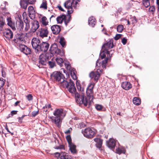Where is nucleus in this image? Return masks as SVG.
Segmentation results:
<instances>
[{"instance_id": "f257e3e1", "label": "nucleus", "mask_w": 159, "mask_h": 159, "mask_svg": "<svg viewBox=\"0 0 159 159\" xmlns=\"http://www.w3.org/2000/svg\"><path fill=\"white\" fill-rule=\"evenodd\" d=\"M51 78L54 81L61 83V85L63 88H67L70 93H75L76 88L74 82L70 79L69 82L65 80L64 75L60 72H54L51 75Z\"/></svg>"}, {"instance_id": "f03ea898", "label": "nucleus", "mask_w": 159, "mask_h": 159, "mask_svg": "<svg viewBox=\"0 0 159 159\" xmlns=\"http://www.w3.org/2000/svg\"><path fill=\"white\" fill-rule=\"evenodd\" d=\"M66 111L62 109H56L53 112V115L55 116H52L50 118L54 121L57 126L59 127L61 120L65 116Z\"/></svg>"}, {"instance_id": "7ed1b4c3", "label": "nucleus", "mask_w": 159, "mask_h": 159, "mask_svg": "<svg viewBox=\"0 0 159 159\" xmlns=\"http://www.w3.org/2000/svg\"><path fill=\"white\" fill-rule=\"evenodd\" d=\"M53 55L52 53H46V54L42 53L39 56V63L37 66L39 68H42L43 66L46 65L47 61L50 59Z\"/></svg>"}, {"instance_id": "20e7f679", "label": "nucleus", "mask_w": 159, "mask_h": 159, "mask_svg": "<svg viewBox=\"0 0 159 159\" xmlns=\"http://www.w3.org/2000/svg\"><path fill=\"white\" fill-rule=\"evenodd\" d=\"M80 0H68L65 2L64 7L68 9L67 12L68 14H70L73 12V7L76 8L78 2H80Z\"/></svg>"}, {"instance_id": "39448f33", "label": "nucleus", "mask_w": 159, "mask_h": 159, "mask_svg": "<svg viewBox=\"0 0 159 159\" xmlns=\"http://www.w3.org/2000/svg\"><path fill=\"white\" fill-rule=\"evenodd\" d=\"M76 90L75 93H71L75 95V101L77 104H83L85 106H87L88 104V100L84 94L80 95L78 93H76Z\"/></svg>"}, {"instance_id": "423d86ee", "label": "nucleus", "mask_w": 159, "mask_h": 159, "mask_svg": "<svg viewBox=\"0 0 159 159\" xmlns=\"http://www.w3.org/2000/svg\"><path fill=\"white\" fill-rule=\"evenodd\" d=\"M113 40L111 39L103 45L102 49V50L106 51L107 55L110 57H111L112 56V53L110 54V52H112L113 51L112 50H111L110 51H108V50L113 48Z\"/></svg>"}, {"instance_id": "0eeeda50", "label": "nucleus", "mask_w": 159, "mask_h": 159, "mask_svg": "<svg viewBox=\"0 0 159 159\" xmlns=\"http://www.w3.org/2000/svg\"><path fill=\"white\" fill-rule=\"evenodd\" d=\"M50 50L51 52L49 53H52L53 55V54L55 53L57 55H59L61 56H62L64 54V53L63 51L58 48L57 45L56 43H54L51 45L50 48Z\"/></svg>"}, {"instance_id": "6e6552de", "label": "nucleus", "mask_w": 159, "mask_h": 159, "mask_svg": "<svg viewBox=\"0 0 159 159\" xmlns=\"http://www.w3.org/2000/svg\"><path fill=\"white\" fill-rule=\"evenodd\" d=\"M49 46V44L48 43L42 41L39 46L38 51H37L36 53L39 54L41 52H46L48 51Z\"/></svg>"}, {"instance_id": "1a4fd4ad", "label": "nucleus", "mask_w": 159, "mask_h": 159, "mask_svg": "<svg viewBox=\"0 0 159 159\" xmlns=\"http://www.w3.org/2000/svg\"><path fill=\"white\" fill-rule=\"evenodd\" d=\"M95 85V83L93 82L90 83L86 89V94L88 97L90 98L93 99V97L94 93L93 89Z\"/></svg>"}, {"instance_id": "9d476101", "label": "nucleus", "mask_w": 159, "mask_h": 159, "mask_svg": "<svg viewBox=\"0 0 159 159\" xmlns=\"http://www.w3.org/2000/svg\"><path fill=\"white\" fill-rule=\"evenodd\" d=\"M41 42L40 39L36 38H34L32 39L31 44L33 48L35 49L36 53H37V52L38 51Z\"/></svg>"}, {"instance_id": "9b49d317", "label": "nucleus", "mask_w": 159, "mask_h": 159, "mask_svg": "<svg viewBox=\"0 0 159 159\" xmlns=\"http://www.w3.org/2000/svg\"><path fill=\"white\" fill-rule=\"evenodd\" d=\"M19 48L20 51L26 55L30 54L31 52V49L25 45L20 44Z\"/></svg>"}, {"instance_id": "f8f14e48", "label": "nucleus", "mask_w": 159, "mask_h": 159, "mask_svg": "<svg viewBox=\"0 0 159 159\" xmlns=\"http://www.w3.org/2000/svg\"><path fill=\"white\" fill-rule=\"evenodd\" d=\"M101 72V70H98L96 71H92L90 73L89 76L91 79H94V81L96 83L99 79Z\"/></svg>"}, {"instance_id": "ddd939ff", "label": "nucleus", "mask_w": 159, "mask_h": 159, "mask_svg": "<svg viewBox=\"0 0 159 159\" xmlns=\"http://www.w3.org/2000/svg\"><path fill=\"white\" fill-rule=\"evenodd\" d=\"M83 134L85 137L89 138H93L95 134V132L89 128L85 129L83 132Z\"/></svg>"}, {"instance_id": "4468645a", "label": "nucleus", "mask_w": 159, "mask_h": 159, "mask_svg": "<svg viewBox=\"0 0 159 159\" xmlns=\"http://www.w3.org/2000/svg\"><path fill=\"white\" fill-rule=\"evenodd\" d=\"M39 36L42 38L48 37V28L47 27H43L39 30Z\"/></svg>"}, {"instance_id": "2eb2a0df", "label": "nucleus", "mask_w": 159, "mask_h": 159, "mask_svg": "<svg viewBox=\"0 0 159 159\" xmlns=\"http://www.w3.org/2000/svg\"><path fill=\"white\" fill-rule=\"evenodd\" d=\"M54 154L57 157L60 158L61 159H71V157L67 155L66 153L65 152H61V153L56 152Z\"/></svg>"}, {"instance_id": "dca6fc26", "label": "nucleus", "mask_w": 159, "mask_h": 159, "mask_svg": "<svg viewBox=\"0 0 159 159\" xmlns=\"http://www.w3.org/2000/svg\"><path fill=\"white\" fill-rule=\"evenodd\" d=\"M4 36L7 39L10 40L12 39L13 37V33L10 29H6L3 32Z\"/></svg>"}, {"instance_id": "f3484780", "label": "nucleus", "mask_w": 159, "mask_h": 159, "mask_svg": "<svg viewBox=\"0 0 159 159\" xmlns=\"http://www.w3.org/2000/svg\"><path fill=\"white\" fill-rule=\"evenodd\" d=\"M16 26L18 30L19 31H24V23L23 21L19 19L16 21Z\"/></svg>"}, {"instance_id": "a211bd4d", "label": "nucleus", "mask_w": 159, "mask_h": 159, "mask_svg": "<svg viewBox=\"0 0 159 159\" xmlns=\"http://www.w3.org/2000/svg\"><path fill=\"white\" fill-rule=\"evenodd\" d=\"M51 29L52 33L54 34H58L61 30L60 26L57 25H52L51 27Z\"/></svg>"}, {"instance_id": "6ab92c4d", "label": "nucleus", "mask_w": 159, "mask_h": 159, "mask_svg": "<svg viewBox=\"0 0 159 159\" xmlns=\"http://www.w3.org/2000/svg\"><path fill=\"white\" fill-rule=\"evenodd\" d=\"M116 141L114 139L111 138L107 142V145L109 148L114 149L116 145Z\"/></svg>"}, {"instance_id": "aec40b11", "label": "nucleus", "mask_w": 159, "mask_h": 159, "mask_svg": "<svg viewBox=\"0 0 159 159\" xmlns=\"http://www.w3.org/2000/svg\"><path fill=\"white\" fill-rule=\"evenodd\" d=\"M39 27V25L38 21L34 20L32 23L31 30L33 32H35Z\"/></svg>"}, {"instance_id": "412c9836", "label": "nucleus", "mask_w": 159, "mask_h": 159, "mask_svg": "<svg viewBox=\"0 0 159 159\" xmlns=\"http://www.w3.org/2000/svg\"><path fill=\"white\" fill-rule=\"evenodd\" d=\"M121 87L123 89L127 90L132 88V85L129 82L125 81L122 83Z\"/></svg>"}, {"instance_id": "4be33fe9", "label": "nucleus", "mask_w": 159, "mask_h": 159, "mask_svg": "<svg viewBox=\"0 0 159 159\" xmlns=\"http://www.w3.org/2000/svg\"><path fill=\"white\" fill-rule=\"evenodd\" d=\"M94 141L96 143V147L99 149L101 148L102 147L103 140L98 138H96L94 139Z\"/></svg>"}, {"instance_id": "5701e85b", "label": "nucleus", "mask_w": 159, "mask_h": 159, "mask_svg": "<svg viewBox=\"0 0 159 159\" xmlns=\"http://www.w3.org/2000/svg\"><path fill=\"white\" fill-rule=\"evenodd\" d=\"M20 3L21 7L26 10L29 4L26 0H20Z\"/></svg>"}, {"instance_id": "b1692460", "label": "nucleus", "mask_w": 159, "mask_h": 159, "mask_svg": "<svg viewBox=\"0 0 159 159\" xmlns=\"http://www.w3.org/2000/svg\"><path fill=\"white\" fill-rule=\"evenodd\" d=\"M25 24V26L24 28V31H27L29 29L30 27V20L28 17H26L24 20Z\"/></svg>"}, {"instance_id": "393cba45", "label": "nucleus", "mask_w": 159, "mask_h": 159, "mask_svg": "<svg viewBox=\"0 0 159 159\" xmlns=\"http://www.w3.org/2000/svg\"><path fill=\"white\" fill-rule=\"evenodd\" d=\"M96 23V19L93 16H92L89 18L88 23L92 27H93Z\"/></svg>"}, {"instance_id": "a878e982", "label": "nucleus", "mask_w": 159, "mask_h": 159, "mask_svg": "<svg viewBox=\"0 0 159 159\" xmlns=\"http://www.w3.org/2000/svg\"><path fill=\"white\" fill-rule=\"evenodd\" d=\"M70 149V152L73 154L75 153L76 152V146L73 144L72 143L69 145Z\"/></svg>"}, {"instance_id": "bb28decb", "label": "nucleus", "mask_w": 159, "mask_h": 159, "mask_svg": "<svg viewBox=\"0 0 159 159\" xmlns=\"http://www.w3.org/2000/svg\"><path fill=\"white\" fill-rule=\"evenodd\" d=\"M56 61L57 64L61 67H62L63 66V65L64 63V61L62 58L57 57L56 59Z\"/></svg>"}, {"instance_id": "cd10ccee", "label": "nucleus", "mask_w": 159, "mask_h": 159, "mask_svg": "<svg viewBox=\"0 0 159 159\" xmlns=\"http://www.w3.org/2000/svg\"><path fill=\"white\" fill-rule=\"evenodd\" d=\"M134 104L136 105H139L141 103V101L139 98L137 97H134L133 100Z\"/></svg>"}, {"instance_id": "c85d7f7f", "label": "nucleus", "mask_w": 159, "mask_h": 159, "mask_svg": "<svg viewBox=\"0 0 159 159\" xmlns=\"http://www.w3.org/2000/svg\"><path fill=\"white\" fill-rule=\"evenodd\" d=\"M41 22L42 24L45 26H46L48 24V22L47 21V18L45 16H43L41 18Z\"/></svg>"}, {"instance_id": "c756f323", "label": "nucleus", "mask_w": 159, "mask_h": 159, "mask_svg": "<svg viewBox=\"0 0 159 159\" xmlns=\"http://www.w3.org/2000/svg\"><path fill=\"white\" fill-rule=\"evenodd\" d=\"M59 43L63 48H65L66 46V42L64 38L61 37L60 39Z\"/></svg>"}, {"instance_id": "7c9ffc66", "label": "nucleus", "mask_w": 159, "mask_h": 159, "mask_svg": "<svg viewBox=\"0 0 159 159\" xmlns=\"http://www.w3.org/2000/svg\"><path fill=\"white\" fill-rule=\"evenodd\" d=\"M47 3L46 0H43L42 3L41 4L40 8H42L44 10H46L47 9Z\"/></svg>"}, {"instance_id": "2f4dec72", "label": "nucleus", "mask_w": 159, "mask_h": 159, "mask_svg": "<svg viewBox=\"0 0 159 159\" xmlns=\"http://www.w3.org/2000/svg\"><path fill=\"white\" fill-rule=\"evenodd\" d=\"M66 17V15H62L61 16H58L57 18V20L58 23H61L64 19Z\"/></svg>"}, {"instance_id": "473e14b6", "label": "nucleus", "mask_w": 159, "mask_h": 159, "mask_svg": "<svg viewBox=\"0 0 159 159\" xmlns=\"http://www.w3.org/2000/svg\"><path fill=\"white\" fill-rule=\"evenodd\" d=\"M5 24L3 18L1 16L0 18V30H2L3 27Z\"/></svg>"}, {"instance_id": "72a5a7b5", "label": "nucleus", "mask_w": 159, "mask_h": 159, "mask_svg": "<svg viewBox=\"0 0 159 159\" xmlns=\"http://www.w3.org/2000/svg\"><path fill=\"white\" fill-rule=\"evenodd\" d=\"M71 19V16H66V17L64 19V22L66 26H67V24L70 22Z\"/></svg>"}, {"instance_id": "f704fd0d", "label": "nucleus", "mask_w": 159, "mask_h": 159, "mask_svg": "<svg viewBox=\"0 0 159 159\" xmlns=\"http://www.w3.org/2000/svg\"><path fill=\"white\" fill-rule=\"evenodd\" d=\"M116 152L117 153L120 154L122 153L125 154V150L124 149H121L120 148H117L116 149Z\"/></svg>"}, {"instance_id": "c9c22d12", "label": "nucleus", "mask_w": 159, "mask_h": 159, "mask_svg": "<svg viewBox=\"0 0 159 159\" xmlns=\"http://www.w3.org/2000/svg\"><path fill=\"white\" fill-rule=\"evenodd\" d=\"M35 11L33 10L29 13V16L31 19L33 20L35 17Z\"/></svg>"}, {"instance_id": "e433bc0d", "label": "nucleus", "mask_w": 159, "mask_h": 159, "mask_svg": "<svg viewBox=\"0 0 159 159\" xmlns=\"http://www.w3.org/2000/svg\"><path fill=\"white\" fill-rule=\"evenodd\" d=\"M106 53L107 54V52L105 50H102L101 51L99 57L102 59H103L106 57Z\"/></svg>"}, {"instance_id": "4c0bfd02", "label": "nucleus", "mask_w": 159, "mask_h": 159, "mask_svg": "<svg viewBox=\"0 0 159 159\" xmlns=\"http://www.w3.org/2000/svg\"><path fill=\"white\" fill-rule=\"evenodd\" d=\"M108 59V58L107 57L106 58L102 61V66L103 68H106V64L107 62V61Z\"/></svg>"}, {"instance_id": "58836bf2", "label": "nucleus", "mask_w": 159, "mask_h": 159, "mask_svg": "<svg viewBox=\"0 0 159 159\" xmlns=\"http://www.w3.org/2000/svg\"><path fill=\"white\" fill-rule=\"evenodd\" d=\"M75 70H73V69H72V70H70L71 71V77L74 80H76L77 79V77L76 75L75 74Z\"/></svg>"}, {"instance_id": "ea45409f", "label": "nucleus", "mask_w": 159, "mask_h": 159, "mask_svg": "<svg viewBox=\"0 0 159 159\" xmlns=\"http://www.w3.org/2000/svg\"><path fill=\"white\" fill-rule=\"evenodd\" d=\"M143 3L146 7H148L150 5L149 0H143Z\"/></svg>"}, {"instance_id": "a19ab883", "label": "nucleus", "mask_w": 159, "mask_h": 159, "mask_svg": "<svg viewBox=\"0 0 159 159\" xmlns=\"http://www.w3.org/2000/svg\"><path fill=\"white\" fill-rule=\"evenodd\" d=\"M67 70L70 71L72 70L71 68V66L68 62H64V64Z\"/></svg>"}, {"instance_id": "79ce46f5", "label": "nucleus", "mask_w": 159, "mask_h": 159, "mask_svg": "<svg viewBox=\"0 0 159 159\" xmlns=\"http://www.w3.org/2000/svg\"><path fill=\"white\" fill-rule=\"evenodd\" d=\"M124 29V26L123 25H118L117 28V31L118 32L121 33L122 32Z\"/></svg>"}, {"instance_id": "37998d69", "label": "nucleus", "mask_w": 159, "mask_h": 159, "mask_svg": "<svg viewBox=\"0 0 159 159\" xmlns=\"http://www.w3.org/2000/svg\"><path fill=\"white\" fill-rule=\"evenodd\" d=\"M17 111H11V113L8 115V116L7 118H9V117H12L14 115L17 114Z\"/></svg>"}, {"instance_id": "c03bdc74", "label": "nucleus", "mask_w": 159, "mask_h": 159, "mask_svg": "<svg viewBox=\"0 0 159 159\" xmlns=\"http://www.w3.org/2000/svg\"><path fill=\"white\" fill-rule=\"evenodd\" d=\"M66 139L69 145L72 143L71 142V139L70 135H67L66 137Z\"/></svg>"}, {"instance_id": "a18cd8bd", "label": "nucleus", "mask_w": 159, "mask_h": 159, "mask_svg": "<svg viewBox=\"0 0 159 159\" xmlns=\"http://www.w3.org/2000/svg\"><path fill=\"white\" fill-rule=\"evenodd\" d=\"M48 64L51 68H53L55 65V63L51 61H48Z\"/></svg>"}, {"instance_id": "49530a36", "label": "nucleus", "mask_w": 159, "mask_h": 159, "mask_svg": "<svg viewBox=\"0 0 159 159\" xmlns=\"http://www.w3.org/2000/svg\"><path fill=\"white\" fill-rule=\"evenodd\" d=\"M54 148L57 149H65V147L63 145H60L58 146H56Z\"/></svg>"}, {"instance_id": "de8ad7c7", "label": "nucleus", "mask_w": 159, "mask_h": 159, "mask_svg": "<svg viewBox=\"0 0 159 159\" xmlns=\"http://www.w3.org/2000/svg\"><path fill=\"white\" fill-rule=\"evenodd\" d=\"M102 108V106L99 104H96L95 106V108L98 111L101 110Z\"/></svg>"}, {"instance_id": "09e8293b", "label": "nucleus", "mask_w": 159, "mask_h": 159, "mask_svg": "<svg viewBox=\"0 0 159 159\" xmlns=\"http://www.w3.org/2000/svg\"><path fill=\"white\" fill-rule=\"evenodd\" d=\"M122 36V35L121 34H117L116 35L114 39L116 40H117L118 39H119Z\"/></svg>"}, {"instance_id": "8fccbe9b", "label": "nucleus", "mask_w": 159, "mask_h": 159, "mask_svg": "<svg viewBox=\"0 0 159 159\" xmlns=\"http://www.w3.org/2000/svg\"><path fill=\"white\" fill-rule=\"evenodd\" d=\"M155 7L154 6H152L150 7L149 8V11H150L154 12L155 11Z\"/></svg>"}, {"instance_id": "3c124183", "label": "nucleus", "mask_w": 159, "mask_h": 159, "mask_svg": "<svg viewBox=\"0 0 159 159\" xmlns=\"http://www.w3.org/2000/svg\"><path fill=\"white\" fill-rule=\"evenodd\" d=\"M11 19V18H7V20L8 21L7 25L10 26H11L12 24V22Z\"/></svg>"}, {"instance_id": "603ef678", "label": "nucleus", "mask_w": 159, "mask_h": 159, "mask_svg": "<svg viewBox=\"0 0 159 159\" xmlns=\"http://www.w3.org/2000/svg\"><path fill=\"white\" fill-rule=\"evenodd\" d=\"M4 84V82L2 80L0 79V89L3 86Z\"/></svg>"}, {"instance_id": "864d4df0", "label": "nucleus", "mask_w": 159, "mask_h": 159, "mask_svg": "<svg viewBox=\"0 0 159 159\" xmlns=\"http://www.w3.org/2000/svg\"><path fill=\"white\" fill-rule=\"evenodd\" d=\"M27 98L29 101H30L33 99V96L31 94H28L27 96Z\"/></svg>"}, {"instance_id": "5fc2aeb1", "label": "nucleus", "mask_w": 159, "mask_h": 159, "mask_svg": "<svg viewBox=\"0 0 159 159\" xmlns=\"http://www.w3.org/2000/svg\"><path fill=\"white\" fill-rule=\"evenodd\" d=\"M127 42V39L125 38H123L121 40L122 43L124 44L125 45L126 44Z\"/></svg>"}, {"instance_id": "6e6d98bb", "label": "nucleus", "mask_w": 159, "mask_h": 159, "mask_svg": "<svg viewBox=\"0 0 159 159\" xmlns=\"http://www.w3.org/2000/svg\"><path fill=\"white\" fill-rule=\"evenodd\" d=\"M38 111H34L32 112L31 114L33 117H35L38 114Z\"/></svg>"}, {"instance_id": "4d7b16f0", "label": "nucleus", "mask_w": 159, "mask_h": 159, "mask_svg": "<svg viewBox=\"0 0 159 159\" xmlns=\"http://www.w3.org/2000/svg\"><path fill=\"white\" fill-rule=\"evenodd\" d=\"M26 1L28 2V3L30 4H33L35 2V0H27Z\"/></svg>"}, {"instance_id": "13d9d810", "label": "nucleus", "mask_w": 159, "mask_h": 159, "mask_svg": "<svg viewBox=\"0 0 159 159\" xmlns=\"http://www.w3.org/2000/svg\"><path fill=\"white\" fill-rule=\"evenodd\" d=\"M25 116V115H23L22 117H19L18 118V122L20 123H22V120L23 119V118L24 116Z\"/></svg>"}, {"instance_id": "bf43d9fd", "label": "nucleus", "mask_w": 159, "mask_h": 159, "mask_svg": "<svg viewBox=\"0 0 159 159\" xmlns=\"http://www.w3.org/2000/svg\"><path fill=\"white\" fill-rule=\"evenodd\" d=\"M33 10H34V9L33 6H30L28 7V11L29 13L31 11H33Z\"/></svg>"}, {"instance_id": "052dcab7", "label": "nucleus", "mask_w": 159, "mask_h": 159, "mask_svg": "<svg viewBox=\"0 0 159 159\" xmlns=\"http://www.w3.org/2000/svg\"><path fill=\"white\" fill-rule=\"evenodd\" d=\"M76 86L77 88L79 90L81 91V85L80 84V83H76Z\"/></svg>"}, {"instance_id": "680f3d73", "label": "nucleus", "mask_w": 159, "mask_h": 159, "mask_svg": "<svg viewBox=\"0 0 159 159\" xmlns=\"http://www.w3.org/2000/svg\"><path fill=\"white\" fill-rule=\"evenodd\" d=\"M51 106L50 104H48L46 105L45 106L43 107V109H44V110H45V108L47 109V108H51Z\"/></svg>"}, {"instance_id": "e2e57ef3", "label": "nucleus", "mask_w": 159, "mask_h": 159, "mask_svg": "<svg viewBox=\"0 0 159 159\" xmlns=\"http://www.w3.org/2000/svg\"><path fill=\"white\" fill-rule=\"evenodd\" d=\"M102 31L104 33V34H105L106 35L109 36V34L107 33V32L106 29L105 28H103L102 29Z\"/></svg>"}, {"instance_id": "0e129e2a", "label": "nucleus", "mask_w": 159, "mask_h": 159, "mask_svg": "<svg viewBox=\"0 0 159 159\" xmlns=\"http://www.w3.org/2000/svg\"><path fill=\"white\" fill-rule=\"evenodd\" d=\"M57 7H58V9L60 10L61 11H64V9L61 7V6H60V5L58 6Z\"/></svg>"}, {"instance_id": "69168bd1", "label": "nucleus", "mask_w": 159, "mask_h": 159, "mask_svg": "<svg viewBox=\"0 0 159 159\" xmlns=\"http://www.w3.org/2000/svg\"><path fill=\"white\" fill-rule=\"evenodd\" d=\"M70 130H72V129L71 128H70V129L66 131L65 132V133L66 134H68L70 133Z\"/></svg>"}, {"instance_id": "338daca9", "label": "nucleus", "mask_w": 159, "mask_h": 159, "mask_svg": "<svg viewBox=\"0 0 159 159\" xmlns=\"http://www.w3.org/2000/svg\"><path fill=\"white\" fill-rule=\"evenodd\" d=\"M23 17L24 19H25V17L26 16V12H24L22 14Z\"/></svg>"}, {"instance_id": "774afa93", "label": "nucleus", "mask_w": 159, "mask_h": 159, "mask_svg": "<svg viewBox=\"0 0 159 159\" xmlns=\"http://www.w3.org/2000/svg\"><path fill=\"white\" fill-rule=\"evenodd\" d=\"M13 41L15 43H17L18 42V39H14L13 40Z\"/></svg>"}]
</instances>
